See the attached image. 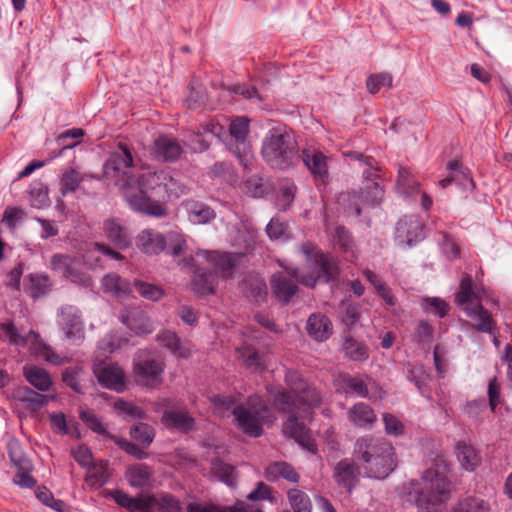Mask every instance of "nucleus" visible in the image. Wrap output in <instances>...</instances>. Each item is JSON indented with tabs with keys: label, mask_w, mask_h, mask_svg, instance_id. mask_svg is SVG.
<instances>
[{
	"label": "nucleus",
	"mask_w": 512,
	"mask_h": 512,
	"mask_svg": "<svg viewBox=\"0 0 512 512\" xmlns=\"http://www.w3.org/2000/svg\"><path fill=\"white\" fill-rule=\"evenodd\" d=\"M163 409L162 422L169 428H175L183 432L191 430L194 426V419L186 412L175 410V403L171 399H162L158 403Z\"/></svg>",
	"instance_id": "nucleus-20"
},
{
	"label": "nucleus",
	"mask_w": 512,
	"mask_h": 512,
	"mask_svg": "<svg viewBox=\"0 0 512 512\" xmlns=\"http://www.w3.org/2000/svg\"><path fill=\"white\" fill-rule=\"evenodd\" d=\"M56 324L64 338L75 345L85 339V323L81 310L71 304L61 305L56 311Z\"/></svg>",
	"instance_id": "nucleus-12"
},
{
	"label": "nucleus",
	"mask_w": 512,
	"mask_h": 512,
	"mask_svg": "<svg viewBox=\"0 0 512 512\" xmlns=\"http://www.w3.org/2000/svg\"><path fill=\"white\" fill-rule=\"evenodd\" d=\"M343 351L345 356L353 361H365L369 356L367 347L351 337L345 338Z\"/></svg>",
	"instance_id": "nucleus-50"
},
{
	"label": "nucleus",
	"mask_w": 512,
	"mask_h": 512,
	"mask_svg": "<svg viewBox=\"0 0 512 512\" xmlns=\"http://www.w3.org/2000/svg\"><path fill=\"white\" fill-rule=\"evenodd\" d=\"M287 225L276 218H272L266 226V233L271 240H279L285 236Z\"/></svg>",
	"instance_id": "nucleus-64"
},
{
	"label": "nucleus",
	"mask_w": 512,
	"mask_h": 512,
	"mask_svg": "<svg viewBox=\"0 0 512 512\" xmlns=\"http://www.w3.org/2000/svg\"><path fill=\"white\" fill-rule=\"evenodd\" d=\"M88 177L87 174L81 175L73 168L66 169L60 179V191L62 195L75 192L79 188L80 183Z\"/></svg>",
	"instance_id": "nucleus-43"
},
{
	"label": "nucleus",
	"mask_w": 512,
	"mask_h": 512,
	"mask_svg": "<svg viewBox=\"0 0 512 512\" xmlns=\"http://www.w3.org/2000/svg\"><path fill=\"white\" fill-rule=\"evenodd\" d=\"M238 357L243 364L252 371H261L264 369V361L257 351L245 346L237 349Z\"/></svg>",
	"instance_id": "nucleus-49"
},
{
	"label": "nucleus",
	"mask_w": 512,
	"mask_h": 512,
	"mask_svg": "<svg viewBox=\"0 0 512 512\" xmlns=\"http://www.w3.org/2000/svg\"><path fill=\"white\" fill-rule=\"evenodd\" d=\"M130 436L144 447H148L152 443L155 433L151 426L140 422L131 427Z\"/></svg>",
	"instance_id": "nucleus-53"
},
{
	"label": "nucleus",
	"mask_w": 512,
	"mask_h": 512,
	"mask_svg": "<svg viewBox=\"0 0 512 512\" xmlns=\"http://www.w3.org/2000/svg\"><path fill=\"white\" fill-rule=\"evenodd\" d=\"M51 427L52 429L62 435H70L74 438H79L80 433L77 429L76 423L74 421H68L66 416L62 412L51 413L49 415Z\"/></svg>",
	"instance_id": "nucleus-42"
},
{
	"label": "nucleus",
	"mask_w": 512,
	"mask_h": 512,
	"mask_svg": "<svg viewBox=\"0 0 512 512\" xmlns=\"http://www.w3.org/2000/svg\"><path fill=\"white\" fill-rule=\"evenodd\" d=\"M383 189L374 180H367L361 189L359 199L363 204L375 207L381 203Z\"/></svg>",
	"instance_id": "nucleus-44"
},
{
	"label": "nucleus",
	"mask_w": 512,
	"mask_h": 512,
	"mask_svg": "<svg viewBox=\"0 0 512 512\" xmlns=\"http://www.w3.org/2000/svg\"><path fill=\"white\" fill-rule=\"evenodd\" d=\"M93 371L103 387L116 392H122L125 389V374L119 365L112 362H100L94 365Z\"/></svg>",
	"instance_id": "nucleus-18"
},
{
	"label": "nucleus",
	"mask_w": 512,
	"mask_h": 512,
	"mask_svg": "<svg viewBox=\"0 0 512 512\" xmlns=\"http://www.w3.org/2000/svg\"><path fill=\"white\" fill-rule=\"evenodd\" d=\"M24 290L32 298L38 299L49 293L51 280L44 273H30L24 279Z\"/></svg>",
	"instance_id": "nucleus-32"
},
{
	"label": "nucleus",
	"mask_w": 512,
	"mask_h": 512,
	"mask_svg": "<svg viewBox=\"0 0 512 512\" xmlns=\"http://www.w3.org/2000/svg\"><path fill=\"white\" fill-rule=\"evenodd\" d=\"M109 477L107 462L100 461L87 467L85 481L92 489H99L108 482Z\"/></svg>",
	"instance_id": "nucleus-39"
},
{
	"label": "nucleus",
	"mask_w": 512,
	"mask_h": 512,
	"mask_svg": "<svg viewBox=\"0 0 512 512\" xmlns=\"http://www.w3.org/2000/svg\"><path fill=\"white\" fill-rule=\"evenodd\" d=\"M80 258L69 254H54L50 260V269L62 278L81 286H90L91 277L82 270Z\"/></svg>",
	"instance_id": "nucleus-13"
},
{
	"label": "nucleus",
	"mask_w": 512,
	"mask_h": 512,
	"mask_svg": "<svg viewBox=\"0 0 512 512\" xmlns=\"http://www.w3.org/2000/svg\"><path fill=\"white\" fill-rule=\"evenodd\" d=\"M299 249L305 256V265L301 269H292L291 274L300 284L314 288L319 282L327 283L337 277L338 263L331 254L316 249L310 242L302 243Z\"/></svg>",
	"instance_id": "nucleus-7"
},
{
	"label": "nucleus",
	"mask_w": 512,
	"mask_h": 512,
	"mask_svg": "<svg viewBox=\"0 0 512 512\" xmlns=\"http://www.w3.org/2000/svg\"><path fill=\"white\" fill-rule=\"evenodd\" d=\"M248 131L249 119L247 117H238L230 123L229 133L236 142L233 152L245 167L251 162L252 158L249 145L246 143Z\"/></svg>",
	"instance_id": "nucleus-19"
},
{
	"label": "nucleus",
	"mask_w": 512,
	"mask_h": 512,
	"mask_svg": "<svg viewBox=\"0 0 512 512\" xmlns=\"http://www.w3.org/2000/svg\"><path fill=\"white\" fill-rule=\"evenodd\" d=\"M182 153L180 144L168 136H159L154 140L153 156L158 160L174 161Z\"/></svg>",
	"instance_id": "nucleus-29"
},
{
	"label": "nucleus",
	"mask_w": 512,
	"mask_h": 512,
	"mask_svg": "<svg viewBox=\"0 0 512 512\" xmlns=\"http://www.w3.org/2000/svg\"><path fill=\"white\" fill-rule=\"evenodd\" d=\"M80 419L94 432L98 434H106V427L100 420V418L97 417L96 414H94L92 411L89 410H81L79 412Z\"/></svg>",
	"instance_id": "nucleus-62"
},
{
	"label": "nucleus",
	"mask_w": 512,
	"mask_h": 512,
	"mask_svg": "<svg viewBox=\"0 0 512 512\" xmlns=\"http://www.w3.org/2000/svg\"><path fill=\"white\" fill-rule=\"evenodd\" d=\"M30 203L34 208L42 209L49 206L48 189L43 183H34L29 191Z\"/></svg>",
	"instance_id": "nucleus-55"
},
{
	"label": "nucleus",
	"mask_w": 512,
	"mask_h": 512,
	"mask_svg": "<svg viewBox=\"0 0 512 512\" xmlns=\"http://www.w3.org/2000/svg\"><path fill=\"white\" fill-rule=\"evenodd\" d=\"M450 464L444 456H438L427 469L419 483L412 484L411 495L422 512H442V505L451 495V483L447 478Z\"/></svg>",
	"instance_id": "nucleus-4"
},
{
	"label": "nucleus",
	"mask_w": 512,
	"mask_h": 512,
	"mask_svg": "<svg viewBox=\"0 0 512 512\" xmlns=\"http://www.w3.org/2000/svg\"><path fill=\"white\" fill-rule=\"evenodd\" d=\"M166 249L168 253L179 256L187 247L185 236L177 231H170L165 235Z\"/></svg>",
	"instance_id": "nucleus-56"
},
{
	"label": "nucleus",
	"mask_w": 512,
	"mask_h": 512,
	"mask_svg": "<svg viewBox=\"0 0 512 512\" xmlns=\"http://www.w3.org/2000/svg\"><path fill=\"white\" fill-rule=\"evenodd\" d=\"M136 246L147 255H157L166 249L165 235L152 229H144L136 237Z\"/></svg>",
	"instance_id": "nucleus-26"
},
{
	"label": "nucleus",
	"mask_w": 512,
	"mask_h": 512,
	"mask_svg": "<svg viewBox=\"0 0 512 512\" xmlns=\"http://www.w3.org/2000/svg\"><path fill=\"white\" fill-rule=\"evenodd\" d=\"M364 275L366 279L373 285L378 292V294L389 304L393 305L394 300L393 297L390 295L389 291L385 287L384 283L380 279V277L374 273L373 271L366 269L364 271Z\"/></svg>",
	"instance_id": "nucleus-61"
},
{
	"label": "nucleus",
	"mask_w": 512,
	"mask_h": 512,
	"mask_svg": "<svg viewBox=\"0 0 512 512\" xmlns=\"http://www.w3.org/2000/svg\"><path fill=\"white\" fill-rule=\"evenodd\" d=\"M490 504L479 497H467L460 501L454 512H490Z\"/></svg>",
	"instance_id": "nucleus-54"
},
{
	"label": "nucleus",
	"mask_w": 512,
	"mask_h": 512,
	"mask_svg": "<svg viewBox=\"0 0 512 512\" xmlns=\"http://www.w3.org/2000/svg\"><path fill=\"white\" fill-rule=\"evenodd\" d=\"M285 381L292 395L282 389H269L274 406L286 416L283 433L308 451L316 453V444L308 435L305 420L310 417L311 409L320 403L321 396L297 371H288Z\"/></svg>",
	"instance_id": "nucleus-1"
},
{
	"label": "nucleus",
	"mask_w": 512,
	"mask_h": 512,
	"mask_svg": "<svg viewBox=\"0 0 512 512\" xmlns=\"http://www.w3.org/2000/svg\"><path fill=\"white\" fill-rule=\"evenodd\" d=\"M349 421L356 427L370 429L377 420L374 410L366 403L358 402L347 412Z\"/></svg>",
	"instance_id": "nucleus-30"
},
{
	"label": "nucleus",
	"mask_w": 512,
	"mask_h": 512,
	"mask_svg": "<svg viewBox=\"0 0 512 512\" xmlns=\"http://www.w3.org/2000/svg\"><path fill=\"white\" fill-rule=\"evenodd\" d=\"M102 288L105 293L117 298L126 297L131 293L130 283L115 273H109L102 278Z\"/></svg>",
	"instance_id": "nucleus-36"
},
{
	"label": "nucleus",
	"mask_w": 512,
	"mask_h": 512,
	"mask_svg": "<svg viewBox=\"0 0 512 512\" xmlns=\"http://www.w3.org/2000/svg\"><path fill=\"white\" fill-rule=\"evenodd\" d=\"M103 233L107 240L118 249H126L132 244V234L129 228L116 218H109L103 222Z\"/></svg>",
	"instance_id": "nucleus-23"
},
{
	"label": "nucleus",
	"mask_w": 512,
	"mask_h": 512,
	"mask_svg": "<svg viewBox=\"0 0 512 512\" xmlns=\"http://www.w3.org/2000/svg\"><path fill=\"white\" fill-rule=\"evenodd\" d=\"M121 507L131 512H152L158 506L160 512H183L177 499L169 495L131 497L121 490H114L107 493Z\"/></svg>",
	"instance_id": "nucleus-11"
},
{
	"label": "nucleus",
	"mask_w": 512,
	"mask_h": 512,
	"mask_svg": "<svg viewBox=\"0 0 512 512\" xmlns=\"http://www.w3.org/2000/svg\"><path fill=\"white\" fill-rule=\"evenodd\" d=\"M285 271L278 272L271 279V287L276 297L284 302L291 299L298 290L299 281L291 274L292 266H285Z\"/></svg>",
	"instance_id": "nucleus-22"
},
{
	"label": "nucleus",
	"mask_w": 512,
	"mask_h": 512,
	"mask_svg": "<svg viewBox=\"0 0 512 512\" xmlns=\"http://www.w3.org/2000/svg\"><path fill=\"white\" fill-rule=\"evenodd\" d=\"M128 345V337L121 335L117 331H112L105 335V337L100 341L99 348L105 353L111 354L119 349L126 348Z\"/></svg>",
	"instance_id": "nucleus-46"
},
{
	"label": "nucleus",
	"mask_w": 512,
	"mask_h": 512,
	"mask_svg": "<svg viewBox=\"0 0 512 512\" xmlns=\"http://www.w3.org/2000/svg\"><path fill=\"white\" fill-rule=\"evenodd\" d=\"M354 452L369 478L385 479L397 467L395 449L385 439L361 437L355 443Z\"/></svg>",
	"instance_id": "nucleus-5"
},
{
	"label": "nucleus",
	"mask_w": 512,
	"mask_h": 512,
	"mask_svg": "<svg viewBox=\"0 0 512 512\" xmlns=\"http://www.w3.org/2000/svg\"><path fill=\"white\" fill-rule=\"evenodd\" d=\"M185 190V186L170 171L151 168L128 177L121 185L123 197L134 211L155 217L167 213L161 201L179 198Z\"/></svg>",
	"instance_id": "nucleus-2"
},
{
	"label": "nucleus",
	"mask_w": 512,
	"mask_h": 512,
	"mask_svg": "<svg viewBox=\"0 0 512 512\" xmlns=\"http://www.w3.org/2000/svg\"><path fill=\"white\" fill-rule=\"evenodd\" d=\"M264 476L269 482H277L283 479L291 483H297L300 479L294 467L283 461L270 463L265 468Z\"/></svg>",
	"instance_id": "nucleus-31"
},
{
	"label": "nucleus",
	"mask_w": 512,
	"mask_h": 512,
	"mask_svg": "<svg viewBox=\"0 0 512 512\" xmlns=\"http://www.w3.org/2000/svg\"><path fill=\"white\" fill-rule=\"evenodd\" d=\"M456 302L470 319V322H466L467 326H471L478 332L494 335L496 323L491 314L482 306L481 293L474 290L470 277L467 276L461 280Z\"/></svg>",
	"instance_id": "nucleus-9"
},
{
	"label": "nucleus",
	"mask_w": 512,
	"mask_h": 512,
	"mask_svg": "<svg viewBox=\"0 0 512 512\" xmlns=\"http://www.w3.org/2000/svg\"><path fill=\"white\" fill-rule=\"evenodd\" d=\"M224 127L218 123H208L202 131L191 133L185 143L194 152H203L208 149L213 138L220 139Z\"/></svg>",
	"instance_id": "nucleus-24"
},
{
	"label": "nucleus",
	"mask_w": 512,
	"mask_h": 512,
	"mask_svg": "<svg viewBox=\"0 0 512 512\" xmlns=\"http://www.w3.org/2000/svg\"><path fill=\"white\" fill-rule=\"evenodd\" d=\"M425 226L418 216H405L397 223L395 242L401 248H411L425 238Z\"/></svg>",
	"instance_id": "nucleus-15"
},
{
	"label": "nucleus",
	"mask_w": 512,
	"mask_h": 512,
	"mask_svg": "<svg viewBox=\"0 0 512 512\" xmlns=\"http://www.w3.org/2000/svg\"><path fill=\"white\" fill-rule=\"evenodd\" d=\"M211 403L214 412L219 416L232 414L237 426L251 437L262 434V422L274 421L268 406L258 395L250 396L245 404H239L235 398L219 394L211 398Z\"/></svg>",
	"instance_id": "nucleus-3"
},
{
	"label": "nucleus",
	"mask_w": 512,
	"mask_h": 512,
	"mask_svg": "<svg viewBox=\"0 0 512 512\" xmlns=\"http://www.w3.org/2000/svg\"><path fill=\"white\" fill-rule=\"evenodd\" d=\"M9 457L14 466L18 468V472L33 470L31 461L22 454L20 448L17 445H11L9 447Z\"/></svg>",
	"instance_id": "nucleus-58"
},
{
	"label": "nucleus",
	"mask_w": 512,
	"mask_h": 512,
	"mask_svg": "<svg viewBox=\"0 0 512 512\" xmlns=\"http://www.w3.org/2000/svg\"><path fill=\"white\" fill-rule=\"evenodd\" d=\"M359 469L352 459H343L334 467L333 477L336 483L351 491L359 480Z\"/></svg>",
	"instance_id": "nucleus-27"
},
{
	"label": "nucleus",
	"mask_w": 512,
	"mask_h": 512,
	"mask_svg": "<svg viewBox=\"0 0 512 512\" xmlns=\"http://www.w3.org/2000/svg\"><path fill=\"white\" fill-rule=\"evenodd\" d=\"M397 189L400 194L406 197H412L419 192V184L406 168H400L398 171Z\"/></svg>",
	"instance_id": "nucleus-47"
},
{
	"label": "nucleus",
	"mask_w": 512,
	"mask_h": 512,
	"mask_svg": "<svg viewBox=\"0 0 512 512\" xmlns=\"http://www.w3.org/2000/svg\"><path fill=\"white\" fill-rule=\"evenodd\" d=\"M121 322L135 335L142 336L150 334L155 330V326L147 315L141 309L130 308L121 312Z\"/></svg>",
	"instance_id": "nucleus-21"
},
{
	"label": "nucleus",
	"mask_w": 512,
	"mask_h": 512,
	"mask_svg": "<svg viewBox=\"0 0 512 512\" xmlns=\"http://www.w3.org/2000/svg\"><path fill=\"white\" fill-rule=\"evenodd\" d=\"M133 166V157L131 151L127 146L120 144L118 148L113 151L109 158L103 165V172L107 178L110 179H118L120 177H126L124 181L128 179V177L133 175H138L143 172H137L133 174H129L130 169ZM125 182L122 183V185Z\"/></svg>",
	"instance_id": "nucleus-16"
},
{
	"label": "nucleus",
	"mask_w": 512,
	"mask_h": 512,
	"mask_svg": "<svg viewBox=\"0 0 512 512\" xmlns=\"http://www.w3.org/2000/svg\"><path fill=\"white\" fill-rule=\"evenodd\" d=\"M296 187L292 182L280 184L276 192V207L278 210H287L295 197Z\"/></svg>",
	"instance_id": "nucleus-51"
},
{
	"label": "nucleus",
	"mask_w": 512,
	"mask_h": 512,
	"mask_svg": "<svg viewBox=\"0 0 512 512\" xmlns=\"http://www.w3.org/2000/svg\"><path fill=\"white\" fill-rule=\"evenodd\" d=\"M421 306L426 313L437 315L440 318L444 317L448 311L447 303L437 297L422 299Z\"/></svg>",
	"instance_id": "nucleus-57"
},
{
	"label": "nucleus",
	"mask_w": 512,
	"mask_h": 512,
	"mask_svg": "<svg viewBox=\"0 0 512 512\" xmlns=\"http://www.w3.org/2000/svg\"><path fill=\"white\" fill-rule=\"evenodd\" d=\"M0 329L8 339V343L16 346H28L35 355L44 359L53 365H63L70 361L66 355L57 353L51 346L44 343L38 333L29 331L26 334H20L13 322H4L0 324Z\"/></svg>",
	"instance_id": "nucleus-10"
},
{
	"label": "nucleus",
	"mask_w": 512,
	"mask_h": 512,
	"mask_svg": "<svg viewBox=\"0 0 512 512\" xmlns=\"http://www.w3.org/2000/svg\"><path fill=\"white\" fill-rule=\"evenodd\" d=\"M196 257L203 260L201 263H207L213 271L197 268L191 286L195 293L208 295L214 292L216 275L221 274L225 278L230 277L234 268L243 258V254L200 249L196 252Z\"/></svg>",
	"instance_id": "nucleus-6"
},
{
	"label": "nucleus",
	"mask_w": 512,
	"mask_h": 512,
	"mask_svg": "<svg viewBox=\"0 0 512 512\" xmlns=\"http://www.w3.org/2000/svg\"><path fill=\"white\" fill-rule=\"evenodd\" d=\"M456 455L459 463L466 471H474L480 463L479 455L470 444L459 441L456 444Z\"/></svg>",
	"instance_id": "nucleus-41"
},
{
	"label": "nucleus",
	"mask_w": 512,
	"mask_h": 512,
	"mask_svg": "<svg viewBox=\"0 0 512 512\" xmlns=\"http://www.w3.org/2000/svg\"><path fill=\"white\" fill-rule=\"evenodd\" d=\"M163 372V362L148 350H139L134 358V373L146 385L158 382Z\"/></svg>",
	"instance_id": "nucleus-14"
},
{
	"label": "nucleus",
	"mask_w": 512,
	"mask_h": 512,
	"mask_svg": "<svg viewBox=\"0 0 512 512\" xmlns=\"http://www.w3.org/2000/svg\"><path fill=\"white\" fill-rule=\"evenodd\" d=\"M82 372L81 367H73L67 368L62 375L63 381L77 393L82 392V386L80 384Z\"/></svg>",
	"instance_id": "nucleus-63"
},
{
	"label": "nucleus",
	"mask_w": 512,
	"mask_h": 512,
	"mask_svg": "<svg viewBox=\"0 0 512 512\" xmlns=\"http://www.w3.org/2000/svg\"><path fill=\"white\" fill-rule=\"evenodd\" d=\"M338 388L346 395L370 399L377 397V392L380 391L377 383L368 376L341 375L338 379Z\"/></svg>",
	"instance_id": "nucleus-17"
},
{
	"label": "nucleus",
	"mask_w": 512,
	"mask_h": 512,
	"mask_svg": "<svg viewBox=\"0 0 512 512\" xmlns=\"http://www.w3.org/2000/svg\"><path fill=\"white\" fill-rule=\"evenodd\" d=\"M188 512H262V510L254 505L238 501L232 506H203L197 503H190L187 507Z\"/></svg>",
	"instance_id": "nucleus-38"
},
{
	"label": "nucleus",
	"mask_w": 512,
	"mask_h": 512,
	"mask_svg": "<svg viewBox=\"0 0 512 512\" xmlns=\"http://www.w3.org/2000/svg\"><path fill=\"white\" fill-rule=\"evenodd\" d=\"M23 374L29 384H31L38 391L46 392L51 388L53 384L50 374L41 367L35 365H25L23 367Z\"/></svg>",
	"instance_id": "nucleus-33"
},
{
	"label": "nucleus",
	"mask_w": 512,
	"mask_h": 512,
	"mask_svg": "<svg viewBox=\"0 0 512 512\" xmlns=\"http://www.w3.org/2000/svg\"><path fill=\"white\" fill-rule=\"evenodd\" d=\"M367 88L370 93L375 94L381 88H390L392 86V76L387 73L371 75L367 79Z\"/></svg>",
	"instance_id": "nucleus-59"
},
{
	"label": "nucleus",
	"mask_w": 512,
	"mask_h": 512,
	"mask_svg": "<svg viewBox=\"0 0 512 512\" xmlns=\"http://www.w3.org/2000/svg\"><path fill=\"white\" fill-rule=\"evenodd\" d=\"M306 330L315 341L324 342L332 335L333 325L326 315L314 313L307 320Z\"/></svg>",
	"instance_id": "nucleus-28"
},
{
	"label": "nucleus",
	"mask_w": 512,
	"mask_h": 512,
	"mask_svg": "<svg viewBox=\"0 0 512 512\" xmlns=\"http://www.w3.org/2000/svg\"><path fill=\"white\" fill-rule=\"evenodd\" d=\"M383 422L385 426V432L394 437H399L404 434L405 426L402 421L393 414L384 413Z\"/></svg>",
	"instance_id": "nucleus-60"
},
{
	"label": "nucleus",
	"mask_w": 512,
	"mask_h": 512,
	"mask_svg": "<svg viewBox=\"0 0 512 512\" xmlns=\"http://www.w3.org/2000/svg\"><path fill=\"white\" fill-rule=\"evenodd\" d=\"M15 397L18 401L26 404V407L32 412L39 411L48 401L55 398L54 396L42 395L28 387L19 388L15 393Z\"/></svg>",
	"instance_id": "nucleus-35"
},
{
	"label": "nucleus",
	"mask_w": 512,
	"mask_h": 512,
	"mask_svg": "<svg viewBox=\"0 0 512 512\" xmlns=\"http://www.w3.org/2000/svg\"><path fill=\"white\" fill-rule=\"evenodd\" d=\"M134 288L142 298L152 302L159 301L165 294L162 287L139 279L134 281Z\"/></svg>",
	"instance_id": "nucleus-48"
},
{
	"label": "nucleus",
	"mask_w": 512,
	"mask_h": 512,
	"mask_svg": "<svg viewBox=\"0 0 512 512\" xmlns=\"http://www.w3.org/2000/svg\"><path fill=\"white\" fill-rule=\"evenodd\" d=\"M212 472L221 482L229 487L236 485L237 473L234 466L222 460H215L212 463Z\"/></svg>",
	"instance_id": "nucleus-45"
},
{
	"label": "nucleus",
	"mask_w": 512,
	"mask_h": 512,
	"mask_svg": "<svg viewBox=\"0 0 512 512\" xmlns=\"http://www.w3.org/2000/svg\"><path fill=\"white\" fill-rule=\"evenodd\" d=\"M261 154L268 165L279 170L290 168L300 159L294 135L283 126L267 132L262 141Z\"/></svg>",
	"instance_id": "nucleus-8"
},
{
	"label": "nucleus",
	"mask_w": 512,
	"mask_h": 512,
	"mask_svg": "<svg viewBox=\"0 0 512 512\" xmlns=\"http://www.w3.org/2000/svg\"><path fill=\"white\" fill-rule=\"evenodd\" d=\"M153 469L145 463H136L128 467L126 479L132 487H145L150 483Z\"/></svg>",
	"instance_id": "nucleus-37"
},
{
	"label": "nucleus",
	"mask_w": 512,
	"mask_h": 512,
	"mask_svg": "<svg viewBox=\"0 0 512 512\" xmlns=\"http://www.w3.org/2000/svg\"><path fill=\"white\" fill-rule=\"evenodd\" d=\"M302 159L316 183L325 185L329 179L328 157L319 151H304Z\"/></svg>",
	"instance_id": "nucleus-25"
},
{
	"label": "nucleus",
	"mask_w": 512,
	"mask_h": 512,
	"mask_svg": "<svg viewBox=\"0 0 512 512\" xmlns=\"http://www.w3.org/2000/svg\"><path fill=\"white\" fill-rule=\"evenodd\" d=\"M156 340L162 347L168 349L177 357L185 358L190 354L189 349L183 345L176 333L172 331L167 330L159 333Z\"/></svg>",
	"instance_id": "nucleus-40"
},
{
	"label": "nucleus",
	"mask_w": 512,
	"mask_h": 512,
	"mask_svg": "<svg viewBox=\"0 0 512 512\" xmlns=\"http://www.w3.org/2000/svg\"><path fill=\"white\" fill-rule=\"evenodd\" d=\"M185 208L188 220L194 225L208 224L216 217L215 211L203 202L189 201Z\"/></svg>",
	"instance_id": "nucleus-34"
},
{
	"label": "nucleus",
	"mask_w": 512,
	"mask_h": 512,
	"mask_svg": "<svg viewBox=\"0 0 512 512\" xmlns=\"http://www.w3.org/2000/svg\"><path fill=\"white\" fill-rule=\"evenodd\" d=\"M288 499L294 512H311L312 504L308 495L299 489H290Z\"/></svg>",
	"instance_id": "nucleus-52"
}]
</instances>
